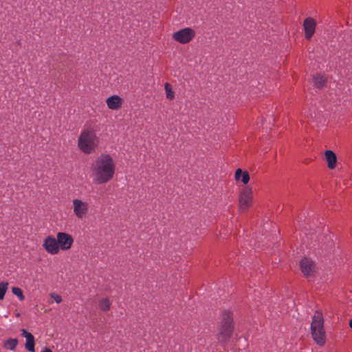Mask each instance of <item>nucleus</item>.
<instances>
[{
  "label": "nucleus",
  "mask_w": 352,
  "mask_h": 352,
  "mask_svg": "<svg viewBox=\"0 0 352 352\" xmlns=\"http://www.w3.org/2000/svg\"><path fill=\"white\" fill-rule=\"evenodd\" d=\"M18 342H19L16 338H9L4 342L3 347L6 349L14 351L16 349Z\"/></svg>",
  "instance_id": "16"
},
{
  "label": "nucleus",
  "mask_w": 352,
  "mask_h": 352,
  "mask_svg": "<svg viewBox=\"0 0 352 352\" xmlns=\"http://www.w3.org/2000/svg\"><path fill=\"white\" fill-rule=\"evenodd\" d=\"M56 237L59 250H67L71 248L74 239L70 234L65 232H58Z\"/></svg>",
  "instance_id": "8"
},
{
  "label": "nucleus",
  "mask_w": 352,
  "mask_h": 352,
  "mask_svg": "<svg viewBox=\"0 0 352 352\" xmlns=\"http://www.w3.org/2000/svg\"><path fill=\"white\" fill-rule=\"evenodd\" d=\"M98 143L99 138L96 132L91 129H83L78 139V146L85 154H91L95 152Z\"/></svg>",
  "instance_id": "2"
},
{
  "label": "nucleus",
  "mask_w": 352,
  "mask_h": 352,
  "mask_svg": "<svg viewBox=\"0 0 352 352\" xmlns=\"http://www.w3.org/2000/svg\"><path fill=\"white\" fill-rule=\"evenodd\" d=\"M72 204L74 214L78 219H82L85 218L89 211L88 203L79 199H74L72 201Z\"/></svg>",
  "instance_id": "7"
},
{
  "label": "nucleus",
  "mask_w": 352,
  "mask_h": 352,
  "mask_svg": "<svg viewBox=\"0 0 352 352\" xmlns=\"http://www.w3.org/2000/svg\"><path fill=\"white\" fill-rule=\"evenodd\" d=\"M302 274L306 276H311L315 273V263L307 258H304L300 263Z\"/></svg>",
  "instance_id": "10"
},
{
  "label": "nucleus",
  "mask_w": 352,
  "mask_h": 352,
  "mask_svg": "<svg viewBox=\"0 0 352 352\" xmlns=\"http://www.w3.org/2000/svg\"><path fill=\"white\" fill-rule=\"evenodd\" d=\"M166 98L169 100L174 98V92L172 89L171 85L166 82L164 86Z\"/></svg>",
  "instance_id": "19"
},
{
  "label": "nucleus",
  "mask_w": 352,
  "mask_h": 352,
  "mask_svg": "<svg viewBox=\"0 0 352 352\" xmlns=\"http://www.w3.org/2000/svg\"><path fill=\"white\" fill-rule=\"evenodd\" d=\"M316 27V21L312 18H307L303 23V28L306 39L309 40L313 36Z\"/></svg>",
  "instance_id": "11"
},
{
  "label": "nucleus",
  "mask_w": 352,
  "mask_h": 352,
  "mask_svg": "<svg viewBox=\"0 0 352 352\" xmlns=\"http://www.w3.org/2000/svg\"><path fill=\"white\" fill-rule=\"evenodd\" d=\"M111 303L108 298H102L99 301L98 306L100 310L107 311L110 309Z\"/></svg>",
  "instance_id": "18"
},
{
  "label": "nucleus",
  "mask_w": 352,
  "mask_h": 352,
  "mask_svg": "<svg viewBox=\"0 0 352 352\" xmlns=\"http://www.w3.org/2000/svg\"><path fill=\"white\" fill-rule=\"evenodd\" d=\"M252 204V190L249 186L243 188L239 196V208L241 212H245Z\"/></svg>",
  "instance_id": "5"
},
{
  "label": "nucleus",
  "mask_w": 352,
  "mask_h": 352,
  "mask_svg": "<svg viewBox=\"0 0 352 352\" xmlns=\"http://www.w3.org/2000/svg\"><path fill=\"white\" fill-rule=\"evenodd\" d=\"M12 292L13 293V294L18 296V298H19V300L21 301H22L25 299V296L23 294V292L21 290V289H20L19 287H13L12 288Z\"/></svg>",
  "instance_id": "21"
},
{
  "label": "nucleus",
  "mask_w": 352,
  "mask_h": 352,
  "mask_svg": "<svg viewBox=\"0 0 352 352\" xmlns=\"http://www.w3.org/2000/svg\"><path fill=\"white\" fill-rule=\"evenodd\" d=\"M50 296L55 300L56 303H60L62 301V297L54 293H52Z\"/></svg>",
  "instance_id": "22"
},
{
  "label": "nucleus",
  "mask_w": 352,
  "mask_h": 352,
  "mask_svg": "<svg viewBox=\"0 0 352 352\" xmlns=\"http://www.w3.org/2000/svg\"><path fill=\"white\" fill-rule=\"evenodd\" d=\"M325 159L327 162L328 168L333 169L336 167L337 157L336 154L331 150H327L324 153Z\"/></svg>",
  "instance_id": "14"
},
{
  "label": "nucleus",
  "mask_w": 352,
  "mask_h": 352,
  "mask_svg": "<svg viewBox=\"0 0 352 352\" xmlns=\"http://www.w3.org/2000/svg\"><path fill=\"white\" fill-rule=\"evenodd\" d=\"M195 36V32L190 28H185L173 34V38L181 44L189 43Z\"/></svg>",
  "instance_id": "6"
},
{
  "label": "nucleus",
  "mask_w": 352,
  "mask_h": 352,
  "mask_svg": "<svg viewBox=\"0 0 352 352\" xmlns=\"http://www.w3.org/2000/svg\"><path fill=\"white\" fill-rule=\"evenodd\" d=\"M349 326H350L351 329H352V319L349 322Z\"/></svg>",
  "instance_id": "24"
},
{
  "label": "nucleus",
  "mask_w": 352,
  "mask_h": 352,
  "mask_svg": "<svg viewBox=\"0 0 352 352\" xmlns=\"http://www.w3.org/2000/svg\"><path fill=\"white\" fill-rule=\"evenodd\" d=\"M43 246L51 254H56L60 250L57 239L52 236H48L45 239Z\"/></svg>",
  "instance_id": "9"
},
{
  "label": "nucleus",
  "mask_w": 352,
  "mask_h": 352,
  "mask_svg": "<svg viewBox=\"0 0 352 352\" xmlns=\"http://www.w3.org/2000/svg\"><path fill=\"white\" fill-rule=\"evenodd\" d=\"M323 324L324 320L321 313L316 312L313 317L311 330L313 339L319 346H323L326 341Z\"/></svg>",
  "instance_id": "3"
},
{
  "label": "nucleus",
  "mask_w": 352,
  "mask_h": 352,
  "mask_svg": "<svg viewBox=\"0 0 352 352\" xmlns=\"http://www.w3.org/2000/svg\"><path fill=\"white\" fill-rule=\"evenodd\" d=\"M232 331V313L230 311H223L222 313V323L219 329V341L226 342L231 337Z\"/></svg>",
  "instance_id": "4"
},
{
  "label": "nucleus",
  "mask_w": 352,
  "mask_h": 352,
  "mask_svg": "<svg viewBox=\"0 0 352 352\" xmlns=\"http://www.w3.org/2000/svg\"><path fill=\"white\" fill-rule=\"evenodd\" d=\"M42 352H52V350H50V349H45L44 351H43Z\"/></svg>",
  "instance_id": "23"
},
{
  "label": "nucleus",
  "mask_w": 352,
  "mask_h": 352,
  "mask_svg": "<svg viewBox=\"0 0 352 352\" xmlns=\"http://www.w3.org/2000/svg\"><path fill=\"white\" fill-rule=\"evenodd\" d=\"M326 78L321 75H316L314 77V84L318 88H322L326 83Z\"/></svg>",
  "instance_id": "17"
},
{
  "label": "nucleus",
  "mask_w": 352,
  "mask_h": 352,
  "mask_svg": "<svg viewBox=\"0 0 352 352\" xmlns=\"http://www.w3.org/2000/svg\"><path fill=\"white\" fill-rule=\"evenodd\" d=\"M8 288V282H1L0 283V300H3L5 296V294Z\"/></svg>",
  "instance_id": "20"
},
{
  "label": "nucleus",
  "mask_w": 352,
  "mask_h": 352,
  "mask_svg": "<svg viewBox=\"0 0 352 352\" xmlns=\"http://www.w3.org/2000/svg\"><path fill=\"white\" fill-rule=\"evenodd\" d=\"M115 170L113 158L108 154H102L91 166L93 182L97 184H106L113 179Z\"/></svg>",
  "instance_id": "1"
},
{
  "label": "nucleus",
  "mask_w": 352,
  "mask_h": 352,
  "mask_svg": "<svg viewBox=\"0 0 352 352\" xmlns=\"http://www.w3.org/2000/svg\"><path fill=\"white\" fill-rule=\"evenodd\" d=\"M236 181L241 180L244 184H247L250 180V175L248 171L243 172L241 168L236 169L234 175Z\"/></svg>",
  "instance_id": "15"
},
{
  "label": "nucleus",
  "mask_w": 352,
  "mask_h": 352,
  "mask_svg": "<svg viewBox=\"0 0 352 352\" xmlns=\"http://www.w3.org/2000/svg\"><path fill=\"white\" fill-rule=\"evenodd\" d=\"M21 336L24 337L26 340L25 347V349L30 351V352H34L35 351V342H34V336L30 333L28 332L25 329H23L21 330Z\"/></svg>",
  "instance_id": "12"
},
{
  "label": "nucleus",
  "mask_w": 352,
  "mask_h": 352,
  "mask_svg": "<svg viewBox=\"0 0 352 352\" xmlns=\"http://www.w3.org/2000/svg\"><path fill=\"white\" fill-rule=\"evenodd\" d=\"M107 107L112 110H116L120 108L122 105V98L117 96L113 95L109 97L106 100Z\"/></svg>",
  "instance_id": "13"
}]
</instances>
